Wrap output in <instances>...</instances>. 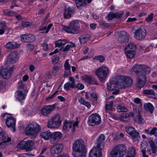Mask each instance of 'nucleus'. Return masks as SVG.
Returning a JSON list of instances; mask_svg holds the SVG:
<instances>
[{
    "instance_id": "1",
    "label": "nucleus",
    "mask_w": 157,
    "mask_h": 157,
    "mask_svg": "<svg viewBox=\"0 0 157 157\" xmlns=\"http://www.w3.org/2000/svg\"><path fill=\"white\" fill-rule=\"evenodd\" d=\"M151 71L150 68L144 65H135L130 71L132 74H136L138 76L137 79V86L140 88L143 87L146 83L145 75L148 74Z\"/></svg>"
},
{
    "instance_id": "2",
    "label": "nucleus",
    "mask_w": 157,
    "mask_h": 157,
    "mask_svg": "<svg viewBox=\"0 0 157 157\" xmlns=\"http://www.w3.org/2000/svg\"><path fill=\"white\" fill-rule=\"evenodd\" d=\"M72 149L75 157H85L86 150L82 139H77L75 141Z\"/></svg>"
},
{
    "instance_id": "3",
    "label": "nucleus",
    "mask_w": 157,
    "mask_h": 157,
    "mask_svg": "<svg viewBox=\"0 0 157 157\" xmlns=\"http://www.w3.org/2000/svg\"><path fill=\"white\" fill-rule=\"evenodd\" d=\"M41 128L40 126L35 122L29 123L25 129L26 135H29L31 138H35L40 132Z\"/></svg>"
},
{
    "instance_id": "4",
    "label": "nucleus",
    "mask_w": 157,
    "mask_h": 157,
    "mask_svg": "<svg viewBox=\"0 0 157 157\" xmlns=\"http://www.w3.org/2000/svg\"><path fill=\"white\" fill-rule=\"evenodd\" d=\"M127 148L122 144L114 147L110 153V157H123L126 152Z\"/></svg>"
},
{
    "instance_id": "5",
    "label": "nucleus",
    "mask_w": 157,
    "mask_h": 157,
    "mask_svg": "<svg viewBox=\"0 0 157 157\" xmlns=\"http://www.w3.org/2000/svg\"><path fill=\"white\" fill-rule=\"evenodd\" d=\"M80 27L79 21L78 20H74L69 23L68 26H64L63 29L68 33L77 34L79 32Z\"/></svg>"
},
{
    "instance_id": "6",
    "label": "nucleus",
    "mask_w": 157,
    "mask_h": 157,
    "mask_svg": "<svg viewBox=\"0 0 157 157\" xmlns=\"http://www.w3.org/2000/svg\"><path fill=\"white\" fill-rule=\"evenodd\" d=\"M109 69L106 66H102L98 68L95 71L96 75L101 82H104L108 76Z\"/></svg>"
},
{
    "instance_id": "7",
    "label": "nucleus",
    "mask_w": 157,
    "mask_h": 157,
    "mask_svg": "<svg viewBox=\"0 0 157 157\" xmlns=\"http://www.w3.org/2000/svg\"><path fill=\"white\" fill-rule=\"evenodd\" d=\"M61 122L60 114L56 113L52 116L51 119L48 121L47 126L49 128H58L61 125Z\"/></svg>"
},
{
    "instance_id": "8",
    "label": "nucleus",
    "mask_w": 157,
    "mask_h": 157,
    "mask_svg": "<svg viewBox=\"0 0 157 157\" xmlns=\"http://www.w3.org/2000/svg\"><path fill=\"white\" fill-rule=\"evenodd\" d=\"M133 83L132 79L128 76L121 75L118 78L119 86L121 88H125L131 86Z\"/></svg>"
},
{
    "instance_id": "9",
    "label": "nucleus",
    "mask_w": 157,
    "mask_h": 157,
    "mask_svg": "<svg viewBox=\"0 0 157 157\" xmlns=\"http://www.w3.org/2000/svg\"><path fill=\"white\" fill-rule=\"evenodd\" d=\"M34 144V141L32 140L23 141L17 145V147L22 150H25L27 151H30L33 150Z\"/></svg>"
},
{
    "instance_id": "10",
    "label": "nucleus",
    "mask_w": 157,
    "mask_h": 157,
    "mask_svg": "<svg viewBox=\"0 0 157 157\" xmlns=\"http://www.w3.org/2000/svg\"><path fill=\"white\" fill-rule=\"evenodd\" d=\"M1 117L3 118L6 117V123L7 126L10 128L13 132H14L15 131L16 122V120L15 118L11 115L6 113L2 114Z\"/></svg>"
},
{
    "instance_id": "11",
    "label": "nucleus",
    "mask_w": 157,
    "mask_h": 157,
    "mask_svg": "<svg viewBox=\"0 0 157 157\" xmlns=\"http://www.w3.org/2000/svg\"><path fill=\"white\" fill-rule=\"evenodd\" d=\"M101 122V117L97 113L92 114L89 117L88 123L90 126H94L95 125H98Z\"/></svg>"
},
{
    "instance_id": "12",
    "label": "nucleus",
    "mask_w": 157,
    "mask_h": 157,
    "mask_svg": "<svg viewBox=\"0 0 157 157\" xmlns=\"http://www.w3.org/2000/svg\"><path fill=\"white\" fill-rule=\"evenodd\" d=\"M56 107V105H45L40 110V116H47Z\"/></svg>"
},
{
    "instance_id": "13",
    "label": "nucleus",
    "mask_w": 157,
    "mask_h": 157,
    "mask_svg": "<svg viewBox=\"0 0 157 157\" xmlns=\"http://www.w3.org/2000/svg\"><path fill=\"white\" fill-rule=\"evenodd\" d=\"M14 66L11 65V66H8L6 68L0 71V74L4 78H8L10 77L13 72Z\"/></svg>"
},
{
    "instance_id": "14",
    "label": "nucleus",
    "mask_w": 157,
    "mask_h": 157,
    "mask_svg": "<svg viewBox=\"0 0 157 157\" xmlns=\"http://www.w3.org/2000/svg\"><path fill=\"white\" fill-rule=\"evenodd\" d=\"M103 148L96 145L94 146L89 153V157H101Z\"/></svg>"
},
{
    "instance_id": "15",
    "label": "nucleus",
    "mask_w": 157,
    "mask_h": 157,
    "mask_svg": "<svg viewBox=\"0 0 157 157\" xmlns=\"http://www.w3.org/2000/svg\"><path fill=\"white\" fill-rule=\"evenodd\" d=\"M146 35V31L142 28L137 29L135 32L134 38L137 40H140L144 38Z\"/></svg>"
},
{
    "instance_id": "16",
    "label": "nucleus",
    "mask_w": 157,
    "mask_h": 157,
    "mask_svg": "<svg viewBox=\"0 0 157 157\" xmlns=\"http://www.w3.org/2000/svg\"><path fill=\"white\" fill-rule=\"evenodd\" d=\"M126 132L130 134L135 141L138 140L139 138V133L132 127H128L125 128Z\"/></svg>"
},
{
    "instance_id": "17",
    "label": "nucleus",
    "mask_w": 157,
    "mask_h": 157,
    "mask_svg": "<svg viewBox=\"0 0 157 157\" xmlns=\"http://www.w3.org/2000/svg\"><path fill=\"white\" fill-rule=\"evenodd\" d=\"M62 137V133L59 132H56L52 133L50 139L51 143L54 144L58 142Z\"/></svg>"
},
{
    "instance_id": "18",
    "label": "nucleus",
    "mask_w": 157,
    "mask_h": 157,
    "mask_svg": "<svg viewBox=\"0 0 157 157\" xmlns=\"http://www.w3.org/2000/svg\"><path fill=\"white\" fill-rule=\"evenodd\" d=\"M63 148V146L62 144L58 143L54 145L51 149V153L53 155L54 154L60 153Z\"/></svg>"
},
{
    "instance_id": "19",
    "label": "nucleus",
    "mask_w": 157,
    "mask_h": 157,
    "mask_svg": "<svg viewBox=\"0 0 157 157\" xmlns=\"http://www.w3.org/2000/svg\"><path fill=\"white\" fill-rule=\"evenodd\" d=\"M28 92L26 90H23L22 91H17L15 93V97L19 101L23 102L26 96V94Z\"/></svg>"
},
{
    "instance_id": "20",
    "label": "nucleus",
    "mask_w": 157,
    "mask_h": 157,
    "mask_svg": "<svg viewBox=\"0 0 157 157\" xmlns=\"http://www.w3.org/2000/svg\"><path fill=\"white\" fill-rule=\"evenodd\" d=\"M8 59L7 63L10 64V66H11V65H13V64L15 63L18 60L17 53L15 52H11L8 56Z\"/></svg>"
},
{
    "instance_id": "21",
    "label": "nucleus",
    "mask_w": 157,
    "mask_h": 157,
    "mask_svg": "<svg viewBox=\"0 0 157 157\" xmlns=\"http://www.w3.org/2000/svg\"><path fill=\"white\" fill-rule=\"evenodd\" d=\"M69 80L70 82H68L64 86V89L66 90H69L70 88H74L75 87V79L72 77L70 76L69 77Z\"/></svg>"
},
{
    "instance_id": "22",
    "label": "nucleus",
    "mask_w": 157,
    "mask_h": 157,
    "mask_svg": "<svg viewBox=\"0 0 157 157\" xmlns=\"http://www.w3.org/2000/svg\"><path fill=\"white\" fill-rule=\"evenodd\" d=\"M75 10L73 8L70 7H68L65 9L63 13L64 18L69 19L71 17L75 12Z\"/></svg>"
},
{
    "instance_id": "23",
    "label": "nucleus",
    "mask_w": 157,
    "mask_h": 157,
    "mask_svg": "<svg viewBox=\"0 0 157 157\" xmlns=\"http://www.w3.org/2000/svg\"><path fill=\"white\" fill-rule=\"evenodd\" d=\"M105 137L103 134L101 135L98 138L96 145L103 148L105 145Z\"/></svg>"
},
{
    "instance_id": "24",
    "label": "nucleus",
    "mask_w": 157,
    "mask_h": 157,
    "mask_svg": "<svg viewBox=\"0 0 157 157\" xmlns=\"http://www.w3.org/2000/svg\"><path fill=\"white\" fill-rule=\"evenodd\" d=\"M123 14V12H121L120 13L117 12L115 13L110 12L108 14V17L109 20H111L114 18H120L122 17Z\"/></svg>"
},
{
    "instance_id": "25",
    "label": "nucleus",
    "mask_w": 157,
    "mask_h": 157,
    "mask_svg": "<svg viewBox=\"0 0 157 157\" xmlns=\"http://www.w3.org/2000/svg\"><path fill=\"white\" fill-rule=\"evenodd\" d=\"M122 36H120L118 38V41L121 43L127 42L128 40V34L125 32H122Z\"/></svg>"
},
{
    "instance_id": "26",
    "label": "nucleus",
    "mask_w": 157,
    "mask_h": 157,
    "mask_svg": "<svg viewBox=\"0 0 157 157\" xmlns=\"http://www.w3.org/2000/svg\"><path fill=\"white\" fill-rule=\"evenodd\" d=\"M20 46V45L17 43L9 42L6 45L5 47L7 49H12L17 48Z\"/></svg>"
},
{
    "instance_id": "27",
    "label": "nucleus",
    "mask_w": 157,
    "mask_h": 157,
    "mask_svg": "<svg viewBox=\"0 0 157 157\" xmlns=\"http://www.w3.org/2000/svg\"><path fill=\"white\" fill-rule=\"evenodd\" d=\"M136 45L133 43H131L129 44L125 49V52L129 51H136Z\"/></svg>"
},
{
    "instance_id": "28",
    "label": "nucleus",
    "mask_w": 157,
    "mask_h": 157,
    "mask_svg": "<svg viewBox=\"0 0 157 157\" xmlns=\"http://www.w3.org/2000/svg\"><path fill=\"white\" fill-rule=\"evenodd\" d=\"M52 133L49 131L42 132L40 133V136L45 140H48L51 138Z\"/></svg>"
},
{
    "instance_id": "29",
    "label": "nucleus",
    "mask_w": 157,
    "mask_h": 157,
    "mask_svg": "<svg viewBox=\"0 0 157 157\" xmlns=\"http://www.w3.org/2000/svg\"><path fill=\"white\" fill-rule=\"evenodd\" d=\"M144 107L145 110L147 112H149L151 113H152L153 112L154 107L152 105L148 103L144 104Z\"/></svg>"
},
{
    "instance_id": "30",
    "label": "nucleus",
    "mask_w": 157,
    "mask_h": 157,
    "mask_svg": "<svg viewBox=\"0 0 157 157\" xmlns=\"http://www.w3.org/2000/svg\"><path fill=\"white\" fill-rule=\"evenodd\" d=\"M92 0H87V3H90ZM86 0H76L75 2L77 7L78 8H80L82 5L86 4Z\"/></svg>"
},
{
    "instance_id": "31",
    "label": "nucleus",
    "mask_w": 157,
    "mask_h": 157,
    "mask_svg": "<svg viewBox=\"0 0 157 157\" xmlns=\"http://www.w3.org/2000/svg\"><path fill=\"white\" fill-rule=\"evenodd\" d=\"M134 116V114L132 113H126L125 114H123L120 116V119L122 121H125L127 119H128L129 117H132Z\"/></svg>"
},
{
    "instance_id": "32",
    "label": "nucleus",
    "mask_w": 157,
    "mask_h": 157,
    "mask_svg": "<svg viewBox=\"0 0 157 157\" xmlns=\"http://www.w3.org/2000/svg\"><path fill=\"white\" fill-rule=\"evenodd\" d=\"M78 101L81 104L84 105L88 108H90L91 107L90 103L88 101H86L84 99L82 98H80L78 99Z\"/></svg>"
},
{
    "instance_id": "33",
    "label": "nucleus",
    "mask_w": 157,
    "mask_h": 157,
    "mask_svg": "<svg viewBox=\"0 0 157 157\" xmlns=\"http://www.w3.org/2000/svg\"><path fill=\"white\" fill-rule=\"evenodd\" d=\"M113 102L110 101L105 105V111L106 113H110V111L112 109L113 107Z\"/></svg>"
},
{
    "instance_id": "34",
    "label": "nucleus",
    "mask_w": 157,
    "mask_h": 157,
    "mask_svg": "<svg viewBox=\"0 0 157 157\" xmlns=\"http://www.w3.org/2000/svg\"><path fill=\"white\" fill-rule=\"evenodd\" d=\"M135 155V149L131 147L128 149L127 155L125 157H134Z\"/></svg>"
},
{
    "instance_id": "35",
    "label": "nucleus",
    "mask_w": 157,
    "mask_h": 157,
    "mask_svg": "<svg viewBox=\"0 0 157 157\" xmlns=\"http://www.w3.org/2000/svg\"><path fill=\"white\" fill-rule=\"evenodd\" d=\"M149 145L151 147L152 152L155 153L156 152L157 149V146L156 145L155 142L151 140L149 141Z\"/></svg>"
},
{
    "instance_id": "36",
    "label": "nucleus",
    "mask_w": 157,
    "mask_h": 157,
    "mask_svg": "<svg viewBox=\"0 0 157 157\" xmlns=\"http://www.w3.org/2000/svg\"><path fill=\"white\" fill-rule=\"evenodd\" d=\"M66 43L65 40H59L56 42V46L57 47H60L63 46Z\"/></svg>"
},
{
    "instance_id": "37",
    "label": "nucleus",
    "mask_w": 157,
    "mask_h": 157,
    "mask_svg": "<svg viewBox=\"0 0 157 157\" xmlns=\"http://www.w3.org/2000/svg\"><path fill=\"white\" fill-rule=\"evenodd\" d=\"M0 35H2L3 34L6 29L7 27L4 23H2L0 24Z\"/></svg>"
},
{
    "instance_id": "38",
    "label": "nucleus",
    "mask_w": 157,
    "mask_h": 157,
    "mask_svg": "<svg viewBox=\"0 0 157 157\" xmlns=\"http://www.w3.org/2000/svg\"><path fill=\"white\" fill-rule=\"evenodd\" d=\"M136 54V51H129L125 52V54L127 57L129 59H132L135 56Z\"/></svg>"
},
{
    "instance_id": "39",
    "label": "nucleus",
    "mask_w": 157,
    "mask_h": 157,
    "mask_svg": "<svg viewBox=\"0 0 157 157\" xmlns=\"http://www.w3.org/2000/svg\"><path fill=\"white\" fill-rule=\"evenodd\" d=\"M81 79L82 80H83L89 83H91L92 82V79L91 77L87 75H84L82 77Z\"/></svg>"
},
{
    "instance_id": "40",
    "label": "nucleus",
    "mask_w": 157,
    "mask_h": 157,
    "mask_svg": "<svg viewBox=\"0 0 157 157\" xmlns=\"http://www.w3.org/2000/svg\"><path fill=\"white\" fill-rule=\"evenodd\" d=\"M143 93L145 94L155 95V93L153 90H143Z\"/></svg>"
},
{
    "instance_id": "41",
    "label": "nucleus",
    "mask_w": 157,
    "mask_h": 157,
    "mask_svg": "<svg viewBox=\"0 0 157 157\" xmlns=\"http://www.w3.org/2000/svg\"><path fill=\"white\" fill-rule=\"evenodd\" d=\"M118 85L117 84L114 83H110L109 85L107 87L109 90H113L117 87Z\"/></svg>"
},
{
    "instance_id": "42",
    "label": "nucleus",
    "mask_w": 157,
    "mask_h": 157,
    "mask_svg": "<svg viewBox=\"0 0 157 157\" xmlns=\"http://www.w3.org/2000/svg\"><path fill=\"white\" fill-rule=\"evenodd\" d=\"M2 139L3 142L5 143L9 142L11 141V138L9 137L6 134H5L2 136Z\"/></svg>"
},
{
    "instance_id": "43",
    "label": "nucleus",
    "mask_w": 157,
    "mask_h": 157,
    "mask_svg": "<svg viewBox=\"0 0 157 157\" xmlns=\"http://www.w3.org/2000/svg\"><path fill=\"white\" fill-rule=\"evenodd\" d=\"M18 91H22L23 90H26L24 87V85L23 84V82L22 81H19L18 83Z\"/></svg>"
},
{
    "instance_id": "44",
    "label": "nucleus",
    "mask_w": 157,
    "mask_h": 157,
    "mask_svg": "<svg viewBox=\"0 0 157 157\" xmlns=\"http://www.w3.org/2000/svg\"><path fill=\"white\" fill-rule=\"evenodd\" d=\"M69 59H67L65 62L64 64V67L65 69L67 71H71V67L70 64L69 63Z\"/></svg>"
},
{
    "instance_id": "45",
    "label": "nucleus",
    "mask_w": 157,
    "mask_h": 157,
    "mask_svg": "<svg viewBox=\"0 0 157 157\" xmlns=\"http://www.w3.org/2000/svg\"><path fill=\"white\" fill-rule=\"evenodd\" d=\"M138 122L139 124H143L144 122V119L142 117V115L140 112H138V114L137 116Z\"/></svg>"
},
{
    "instance_id": "46",
    "label": "nucleus",
    "mask_w": 157,
    "mask_h": 157,
    "mask_svg": "<svg viewBox=\"0 0 157 157\" xmlns=\"http://www.w3.org/2000/svg\"><path fill=\"white\" fill-rule=\"evenodd\" d=\"M117 110V112H126L127 111V109L126 107L122 106H118Z\"/></svg>"
},
{
    "instance_id": "47",
    "label": "nucleus",
    "mask_w": 157,
    "mask_h": 157,
    "mask_svg": "<svg viewBox=\"0 0 157 157\" xmlns=\"http://www.w3.org/2000/svg\"><path fill=\"white\" fill-rule=\"evenodd\" d=\"M60 67L57 66L54 67L52 71V74L53 75H55L56 73L60 69Z\"/></svg>"
},
{
    "instance_id": "48",
    "label": "nucleus",
    "mask_w": 157,
    "mask_h": 157,
    "mask_svg": "<svg viewBox=\"0 0 157 157\" xmlns=\"http://www.w3.org/2000/svg\"><path fill=\"white\" fill-rule=\"evenodd\" d=\"M90 39V37L89 36H82L79 39L81 43H84L85 42Z\"/></svg>"
},
{
    "instance_id": "49",
    "label": "nucleus",
    "mask_w": 157,
    "mask_h": 157,
    "mask_svg": "<svg viewBox=\"0 0 157 157\" xmlns=\"http://www.w3.org/2000/svg\"><path fill=\"white\" fill-rule=\"evenodd\" d=\"M154 14L153 13H151L148 15L147 17L146 18V21L147 22H149L152 21Z\"/></svg>"
},
{
    "instance_id": "50",
    "label": "nucleus",
    "mask_w": 157,
    "mask_h": 157,
    "mask_svg": "<svg viewBox=\"0 0 157 157\" xmlns=\"http://www.w3.org/2000/svg\"><path fill=\"white\" fill-rule=\"evenodd\" d=\"M21 41L28 42V35L23 34L21 36Z\"/></svg>"
},
{
    "instance_id": "51",
    "label": "nucleus",
    "mask_w": 157,
    "mask_h": 157,
    "mask_svg": "<svg viewBox=\"0 0 157 157\" xmlns=\"http://www.w3.org/2000/svg\"><path fill=\"white\" fill-rule=\"evenodd\" d=\"M28 42H34L35 40V37L31 34L28 35Z\"/></svg>"
},
{
    "instance_id": "52",
    "label": "nucleus",
    "mask_w": 157,
    "mask_h": 157,
    "mask_svg": "<svg viewBox=\"0 0 157 157\" xmlns=\"http://www.w3.org/2000/svg\"><path fill=\"white\" fill-rule=\"evenodd\" d=\"M157 130V128L156 127L153 128L152 129L150 130V135H154L156 136L155 134L156 133V131Z\"/></svg>"
},
{
    "instance_id": "53",
    "label": "nucleus",
    "mask_w": 157,
    "mask_h": 157,
    "mask_svg": "<svg viewBox=\"0 0 157 157\" xmlns=\"http://www.w3.org/2000/svg\"><path fill=\"white\" fill-rule=\"evenodd\" d=\"M75 87L79 90H82L84 88V85L80 83H78L75 86Z\"/></svg>"
},
{
    "instance_id": "54",
    "label": "nucleus",
    "mask_w": 157,
    "mask_h": 157,
    "mask_svg": "<svg viewBox=\"0 0 157 157\" xmlns=\"http://www.w3.org/2000/svg\"><path fill=\"white\" fill-rule=\"evenodd\" d=\"M96 59L99 60L100 62H102L105 60L104 57L102 56H99L96 57Z\"/></svg>"
},
{
    "instance_id": "55",
    "label": "nucleus",
    "mask_w": 157,
    "mask_h": 157,
    "mask_svg": "<svg viewBox=\"0 0 157 157\" xmlns=\"http://www.w3.org/2000/svg\"><path fill=\"white\" fill-rule=\"evenodd\" d=\"M22 25L24 27H27L30 26L31 24L29 22H23L22 23Z\"/></svg>"
},
{
    "instance_id": "56",
    "label": "nucleus",
    "mask_w": 157,
    "mask_h": 157,
    "mask_svg": "<svg viewBox=\"0 0 157 157\" xmlns=\"http://www.w3.org/2000/svg\"><path fill=\"white\" fill-rule=\"evenodd\" d=\"M91 96L94 101H96L97 99V97L96 94L94 92L91 94Z\"/></svg>"
},
{
    "instance_id": "57",
    "label": "nucleus",
    "mask_w": 157,
    "mask_h": 157,
    "mask_svg": "<svg viewBox=\"0 0 157 157\" xmlns=\"http://www.w3.org/2000/svg\"><path fill=\"white\" fill-rule=\"evenodd\" d=\"M42 46L43 47L44 50L45 51L48 50V44L45 43H43L42 44Z\"/></svg>"
},
{
    "instance_id": "58",
    "label": "nucleus",
    "mask_w": 157,
    "mask_h": 157,
    "mask_svg": "<svg viewBox=\"0 0 157 157\" xmlns=\"http://www.w3.org/2000/svg\"><path fill=\"white\" fill-rule=\"evenodd\" d=\"M68 126V123L67 121H64L63 123V129L65 131L67 130Z\"/></svg>"
},
{
    "instance_id": "59",
    "label": "nucleus",
    "mask_w": 157,
    "mask_h": 157,
    "mask_svg": "<svg viewBox=\"0 0 157 157\" xmlns=\"http://www.w3.org/2000/svg\"><path fill=\"white\" fill-rule=\"evenodd\" d=\"M6 146V143L2 142L0 143V148L3 149Z\"/></svg>"
},
{
    "instance_id": "60",
    "label": "nucleus",
    "mask_w": 157,
    "mask_h": 157,
    "mask_svg": "<svg viewBox=\"0 0 157 157\" xmlns=\"http://www.w3.org/2000/svg\"><path fill=\"white\" fill-rule=\"evenodd\" d=\"M59 58L58 57H56L52 59V62L54 63H57L59 61Z\"/></svg>"
},
{
    "instance_id": "61",
    "label": "nucleus",
    "mask_w": 157,
    "mask_h": 157,
    "mask_svg": "<svg viewBox=\"0 0 157 157\" xmlns=\"http://www.w3.org/2000/svg\"><path fill=\"white\" fill-rule=\"evenodd\" d=\"M16 15V13L13 11H9L8 16H14Z\"/></svg>"
},
{
    "instance_id": "62",
    "label": "nucleus",
    "mask_w": 157,
    "mask_h": 157,
    "mask_svg": "<svg viewBox=\"0 0 157 157\" xmlns=\"http://www.w3.org/2000/svg\"><path fill=\"white\" fill-rule=\"evenodd\" d=\"M71 71H67V72H65L63 75V77L64 78H67L68 76L70 75Z\"/></svg>"
},
{
    "instance_id": "63",
    "label": "nucleus",
    "mask_w": 157,
    "mask_h": 157,
    "mask_svg": "<svg viewBox=\"0 0 157 157\" xmlns=\"http://www.w3.org/2000/svg\"><path fill=\"white\" fill-rule=\"evenodd\" d=\"M27 47L29 50H32L34 48V46L33 45L31 44H29L27 45Z\"/></svg>"
},
{
    "instance_id": "64",
    "label": "nucleus",
    "mask_w": 157,
    "mask_h": 157,
    "mask_svg": "<svg viewBox=\"0 0 157 157\" xmlns=\"http://www.w3.org/2000/svg\"><path fill=\"white\" fill-rule=\"evenodd\" d=\"M35 69V66L33 65H31L29 66V69L31 72L33 71Z\"/></svg>"
}]
</instances>
